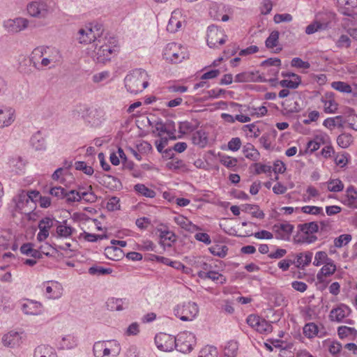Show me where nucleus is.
I'll list each match as a JSON object with an SVG mask.
<instances>
[{"mask_svg": "<svg viewBox=\"0 0 357 357\" xmlns=\"http://www.w3.org/2000/svg\"><path fill=\"white\" fill-rule=\"evenodd\" d=\"M120 44L117 38L105 36L98 40L95 49V57L98 62L105 63L120 52Z\"/></svg>", "mask_w": 357, "mask_h": 357, "instance_id": "f257e3e1", "label": "nucleus"}, {"mask_svg": "<svg viewBox=\"0 0 357 357\" xmlns=\"http://www.w3.org/2000/svg\"><path fill=\"white\" fill-rule=\"evenodd\" d=\"M282 79L278 81L276 78H260V82H268L273 87L280 86L283 89L278 93L281 98L287 97L290 93V89H297L301 84V76L294 73H282Z\"/></svg>", "mask_w": 357, "mask_h": 357, "instance_id": "f03ea898", "label": "nucleus"}, {"mask_svg": "<svg viewBox=\"0 0 357 357\" xmlns=\"http://www.w3.org/2000/svg\"><path fill=\"white\" fill-rule=\"evenodd\" d=\"M125 83L131 93H139L148 86V74L144 70H135L126 77Z\"/></svg>", "mask_w": 357, "mask_h": 357, "instance_id": "7ed1b4c3", "label": "nucleus"}, {"mask_svg": "<svg viewBox=\"0 0 357 357\" xmlns=\"http://www.w3.org/2000/svg\"><path fill=\"white\" fill-rule=\"evenodd\" d=\"M103 32L101 24L91 22L81 28L77 34V40L80 43L89 44L94 42Z\"/></svg>", "mask_w": 357, "mask_h": 357, "instance_id": "20e7f679", "label": "nucleus"}, {"mask_svg": "<svg viewBox=\"0 0 357 357\" xmlns=\"http://www.w3.org/2000/svg\"><path fill=\"white\" fill-rule=\"evenodd\" d=\"M164 57L172 63H178L188 59L189 55L185 47L180 44L172 43L167 45L164 52Z\"/></svg>", "mask_w": 357, "mask_h": 357, "instance_id": "39448f33", "label": "nucleus"}, {"mask_svg": "<svg viewBox=\"0 0 357 357\" xmlns=\"http://www.w3.org/2000/svg\"><path fill=\"white\" fill-rule=\"evenodd\" d=\"M120 351L119 344L116 341L98 342L93 346L96 357H104L111 354L116 355Z\"/></svg>", "mask_w": 357, "mask_h": 357, "instance_id": "423d86ee", "label": "nucleus"}, {"mask_svg": "<svg viewBox=\"0 0 357 357\" xmlns=\"http://www.w3.org/2000/svg\"><path fill=\"white\" fill-rule=\"evenodd\" d=\"M175 338V347L182 353L191 351L196 344L195 335L190 332H181Z\"/></svg>", "mask_w": 357, "mask_h": 357, "instance_id": "0eeeda50", "label": "nucleus"}, {"mask_svg": "<svg viewBox=\"0 0 357 357\" xmlns=\"http://www.w3.org/2000/svg\"><path fill=\"white\" fill-rule=\"evenodd\" d=\"M246 322L252 328L261 334L270 333L273 329L268 321L257 314L249 315Z\"/></svg>", "mask_w": 357, "mask_h": 357, "instance_id": "6e6552de", "label": "nucleus"}, {"mask_svg": "<svg viewBox=\"0 0 357 357\" xmlns=\"http://www.w3.org/2000/svg\"><path fill=\"white\" fill-rule=\"evenodd\" d=\"M197 313L198 307L194 303L178 305L176 309V315L183 321H192Z\"/></svg>", "mask_w": 357, "mask_h": 357, "instance_id": "1a4fd4ad", "label": "nucleus"}, {"mask_svg": "<svg viewBox=\"0 0 357 357\" xmlns=\"http://www.w3.org/2000/svg\"><path fill=\"white\" fill-rule=\"evenodd\" d=\"M116 245L123 248L126 245V242L124 241L112 240L111 245L107 246L105 249V255L109 259L119 261L123 257L124 253L123 250Z\"/></svg>", "mask_w": 357, "mask_h": 357, "instance_id": "9d476101", "label": "nucleus"}, {"mask_svg": "<svg viewBox=\"0 0 357 357\" xmlns=\"http://www.w3.org/2000/svg\"><path fill=\"white\" fill-rule=\"evenodd\" d=\"M337 271V265L335 262L329 261L326 264L323 265L317 274V280L318 283L326 285L331 281V278Z\"/></svg>", "mask_w": 357, "mask_h": 357, "instance_id": "9b49d317", "label": "nucleus"}, {"mask_svg": "<svg viewBox=\"0 0 357 357\" xmlns=\"http://www.w3.org/2000/svg\"><path fill=\"white\" fill-rule=\"evenodd\" d=\"M226 36L224 32L215 26L208 27L207 32V43L211 47H217L225 43Z\"/></svg>", "mask_w": 357, "mask_h": 357, "instance_id": "f8f14e48", "label": "nucleus"}, {"mask_svg": "<svg viewBox=\"0 0 357 357\" xmlns=\"http://www.w3.org/2000/svg\"><path fill=\"white\" fill-rule=\"evenodd\" d=\"M155 342L161 351H170L175 347L176 338L171 335L160 333L156 335Z\"/></svg>", "mask_w": 357, "mask_h": 357, "instance_id": "ddd939ff", "label": "nucleus"}, {"mask_svg": "<svg viewBox=\"0 0 357 357\" xmlns=\"http://www.w3.org/2000/svg\"><path fill=\"white\" fill-rule=\"evenodd\" d=\"M212 128H203L193 134L192 142L199 147H205L212 138Z\"/></svg>", "mask_w": 357, "mask_h": 357, "instance_id": "4468645a", "label": "nucleus"}, {"mask_svg": "<svg viewBox=\"0 0 357 357\" xmlns=\"http://www.w3.org/2000/svg\"><path fill=\"white\" fill-rule=\"evenodd\" d=\"M27 11L33 17H45L49 13V7L43 1H33L27 6Z\"/></svg>", "mask_w": 357, "mask_h": 357, "instance_id": "2eb2a0df", "label": "nucleus"}, {"mask_svg": "<svg viewBox=\"0 0 357 357\" xmlns=\"http://www.w3.org/2000/svg\"><path fill=\"white\" fill-rule=\"evenodd\" d=\"M174 221L181 229L190 234L202 230L199 226L192 223L187 217L181 214L176 215L174 218Z\"/></svg>", "mask_w": 357, "mask_h": 357, "instance_id": "dca6fc26", "label": "nucleus"}, {"mask_svg": "<svg viewBox=\"0 0 357 357\" xmlns=\"http://www.w3.org/2000/svg\"><path fill=\"white\" fill-rule=\"evenodd\" d=\"M351 310L344 304H340L331 310L329 318L332 321L341 322L349 316Z\"/></svg>", "mask_w": 357, "mask_h": 357, "instance_id": "f3484780", "label": "nucleus"}, {"mask_svg": "<svg viewBox=\"0 0 357 357\" xmlns=\"http://www.w3.org/2000/svg\"><path fill=\"white\" fill-rule=\"evenodd\" d=\"M319 226L316 222H312L301 225V233L303 240L307 243H312L316 240L314 236L318 231Z\"/></svg>", "mask_w": 357, "mask_h": 357, "instance_id": "a211bd4d", "label": "nucleus"}, {"mask_svg": "<svg viewBox=\"0 0 357 357\" xmlns=\"http://www.w3.org/2000/svg\"><path fill=\"white\" fill-rule=\"evenodd\" d=\"M54 219L51 218H44L38 223L39 232L37 234L38 241H45L50 234V230L53 227Z\"/></svg>", "mask_w": 357, "mask_h": 357, "instance_id": "6ab92c4d", "label": "nucleus"}, {"mask_svg": "<svg viewBox=\"0 0 357 357\" xmlns=\"http://www.w3.org/2000/svg\"><path fill=\"white\" fill-rule=\"evenodd\" d=\"M159 232L160 242L163 245L171 246L176 241V236L172 231L169 230L165 225H160L158 229Z\"/></svg>", "mask_w": 357, "mask_h": 357, "instance_id": "aec40b11", "label": "nucleus"}, {"mask_svg": "<svg viewBox=\"0 0 357 357\" xmlns=\"http://www.w3.org/2000/svg\"><path fill=\"white\" fill-rule=\"evenodd\" d=\"M46 295L49 298L57 299L63 294L62 285L55 281H48L45 284Z\"/></svg>", "mask_w": 357, "mask_h": 357, "instance_id": "412c9836", "label": "nucleus"}, {"mask_svg": "<svg viewBox=\"0 0 357 357\" xmlns=\"http://www.w3.org/2000/svg\"><path fill=\"white\" fill-rule=\"evenodd\" d=\"M22 333L11 331L5 334L2 338L4 346L14 348L19 347L22 342Z\"/></svg>", "mask_w": 357, "mask_h": 357, "instance_id": "4be33fe9", "label": "nucleus"}, {"mask_svg": "<svg viewBox=\"0 0 357 357\" xmlns=\"http://www.w3.org/2000/svg\"><path fill=\"white\" fill-rule=\"evenodd\" d=\"M322 102L324 103V110L327 114L335 113L338 109V104L335 100L333 93L327 92L322 97Z\"/></svg>", "mask_w": 357, "mask_h": 357, "instance_id": "5701e85b", "label": "nucleus"}, {"mask_svg": "<svg viewBox=\"0 0 357 357\" xmlns=\"http://www.w3.org/2000/svg\"><path fill=\"white\" fill-rule=\"evenodd\" d=\"M185 22V18L180 10H174L169 19L167 29L171 32L178 31Z\"/></svg>", "mask_w": 357, "mask_h": 357, "instance_id": "b1692460", "label": "nucleus"}, {"mask_svg": "<svg viewBox=\"0 0 357 357\" xmlns=\"http://www.w3.org/2000/svg\"><path fill=\"white\" fill-rule=\"evenodd\" d=\"M15 118V110L11 107L0 108V128L11 125Z\"/></svg>", "mask_w": 357, "mask_h": 357, "instance_id": "393cba45", "label": "nucleus"}, {"mask_svg": "<svg viewBox=\"0 0 357 357\" xmlns=\"http://www.w3.org/2000/svg\"><path fill=\"white\" fill-rule=\"evenodd\" d=\"M46 56L41 59L40 65L42 67L47 66L52 63H57L60 61L61 55L59 52L54 48L47 47V50L45 51Z\"/></svg>", "mask_w": 357, "mask_h": 357, "instance_id": "a878e982", "label": "nucleus"}, {"mask_svg": "<svg viewBox=\"0 0 357 357\" xmlns=\"http://www.w3.org/2000/svg\"><path fill=\"white\" fill-rule=\"evenodd\" d=\"M328 141V137L325 133H319L316 135L313 139L310 140L307 145V149L311 153L318 150L321 144H325Z\"/></svg>", "mask_w": 357, "mask_h": 357, "instance_id": "bb28decb", "label": "nucleus"}, {"mask_svg": "<svg viewBox=\"0 0 357 357\" xmlns=\"http://www.w3.org/2000/svg\"><path fill=\"white\" fill-rule=\"evenodd\" d=\"M243 154L245 158L255 162L260 158L259 151L251 143H247L243 146Z\"/></svg>", "mask_w": 357, "mask_h": 357, "instance_id": "cd10ccee", "label": "nucleus"}, {"mask_svg": "<svg viewBox=\"0 0 357 357\" xmlns=\"http://www.w3.org/2000/svg\"><path fill=\"white\" fill-rule=\"evenodd\" d=\"M219 162L221 165L227 169L231 170L237 169L238 167V160L235 157H232L225 154L218 153Z\"/></svg>", "mask_w": 357, "mask_h": 357, "instance_id": "c85d7f7f", "label": "nucleus"}, {"mask_svg": "<svg viewBox=\"0 0 357 357\" xmlns=\"http://www.w3.org/2000/svg\"><path fill=\"white\" fill-rule=\"evenodd\" d=\"M15 204L16 207L18 210L24 211L26 213L27 211L26 208L29 207V205L31 204L29 200V196L26 194L25 191H22L15 198ZM33 207L31 206L28 208V211H31Z\"/></svg>", "mask_w": 357, "mask_h": 357, "instance_id": "c756f323", "label": "nucleus"}, {"mask_svg": "<svg viewBox=\"0 0 357 357\" xmlns=\"http://www.w3.org/2000/svg\"><path fill=\"white\" fill-rule=\"evenodd\" d=\"M279 36L278 31H273L266 40V46L268 49H274L275 52H280L282 47L279 45Z\"/></svg>", "mask_w": 357, "mask_h": 357, "instance_id": "7c9ffc66", "label": "nucleus"}, {"mask_svg": "<svg viewBox=\"0 0 357 357\" xmlns=\"http://www.w3.org/2000/svg\"><path fill=\"white\" fill-rule=\"evenodd\" d=\"M343 203L349 207L357 208V190L354 186L347 188Z\"/></svg>", "mask_w": 357, "mask_h": 357, "instance_id": "2f4dec72", "label": "nucleus"}, {"mask_svg": "<svg viewBox=\"0 0 357 357\" xmlns=\"http://www.w3.org/2000/svg\"><path fill=\"white\" fill-rule=\"evenodd\" d=\"M41 305L31 300L26 301L22 305V310L26 314H38L40 312Z\"/></svg>", "mask_w": 357, "mask_h": 357, "instance_id": "473e14b6", "label": "nucleus"}, {"mask_svg": "<svg viewBox=\"0 0 357 357\" xmlns=\"http://www.w3.org/2000/svg\"><path fill=\"white\" fill-rule=\"evenodd\" d=\"M35 357H57L54 348L47 345H40L35 350Z\"/></svg>", "mask_w": 357, "mask_h": 357, "instance_id": "72a5a7b5", "label": "nucleus"}, {"mask_svg": "<svg viewBox=\"0 0 357 357\" xmlns=\"http://www.w3.org/2000/svg\"><path fill=\"white\" fill-rule=\"evenodd\" d=\"M209 252L213 255L220 258H225L229 248L226 245L222 243H216L208 248Z\"/></svg>", "mask_w": 357, "mask_h": 357, "instance_id": "f704fd0d", "label": "nucleus"}, {"mask_svg": "<svg viewBox=\"0 0 357 357\" xmlns=\"http://www.w3.org/2000/svg\"><path fill=\"white\" fill-rule=\"evenodd\" d=\"M156 130L159 132V135H162L163 133L167 132L170 137L174 138V128H173V125L174 123L173 122H168L166 123H163L162 122L156 123Z\"/></svg>", "mask_w": 357, "mask_h": 357, "instance_id": "c9c22d12", "label": "nucleus"}, {"mask_svg": "<svg viewBox=\"0 0 357 357\" xmlns=\"http://www.w3.org/2000/svg\"><path fill=\"white\" fill-rule=\"evenodd\" d=\"M238 347L236 341H229L224 347L222 357H236L238 353Z\"/></svg>", "mask_w": 357, "mask_h": 357, "instance_id": "e433bc0d", "label": "nucleus"}, {"mask_svg": "<svg viewBox=\"0 0 357 357\" xmlns=\"http://www.w3.org/2000/svg\"><path fill=\"white\" fill-rule=\"evenodd\" d=\"M323 347L333 355L338 354L342 350L341 344L331 339L325 340Z\"/></svg>", "mask_w": 357, "mask_h": 357, "instance_id": "4c0bfd02", "label": "nucleus"}, {"mask_svg": "<svg viewBox=\"0 0 357 357\" xmlns=\"http://www.w3.org/2000/svg\"><path fill=\"white\" fill-rule=\"evenodd\" d=\"M242 211L251 214L252 217L262 219L264 217V212L259 208V206L255 204H245L243 206Z\"/></svg>", "mask_w": 357, "mask_h": 357, "instance_id": "58836bf2", "label": "nucleus"}, {"mask_svg": "<svg viewBox=\"0 0 357 357\" xmlns=\"http://www.w3.org/2000/svg\"><path fill=\"white\" fill-rule=\"evenodd\" d=\"M319 196L320 192L319 189L313 185H308L303 195V199L305 202L310 201L317 199Z\"/></svg>", "mask_w": 357, "mask_h": 357, "instance_id": "ea45409f", "label": "nucleus"}, {"mask_svg": "<svg viewBox=\"0 0 357 357\" xmlns=\"http://www.w3.org/2000/svg\"><path fill=\"white\" fill-rule=\"evenodd\" d=\"M337 334L340 339L355 338L357 335V331L354 328L341 326L337 328Z\"/></svg>", "mask_w": 357, "mask_h": 357, "instance_id": "a19ab883", "label": "nucleus"}, {"mask_svg": "<svg viewBox=\"0 0 357 357\" xmlns=\"http://www.w3.org/2000/svg\"><path fill=\"white\" fill-rule=\"evenodd\" d=\"M134 189L137 194L146 197L153 198L156 195V193L153 190L149 188L142 183L136 184L134 186Z\"/></svg>", "mask_w": 357, "mask_h": 357, "instance_id": "79ce46f5", "label": "nucleus"}, {"mask_svg": "<svg viewBox=\"0 0 357 357\" xmlns=\"http://www.w3.org/2000/svg\"><path fill=\"white\" fill-rule=\"evenodd\" d=\"M260 78L264 77L258 76L257 78H256L253 73L244 72L236 75L235 77V81L238 82H249L260 81Z\"/></svg>", "mask_w": 357, "mask_h": 357, "instance_id": "37998d69", "label": "nucleus"}, {"mask_svg": "<svg viewBox=\"0 0 357 357\" xmlns=\"http://www.w3.org/2000/svg\"><path fill=\"white\" fill-rule=\"evenodd\" d=\"M328 191L333 192H341L344 189V183L338 178L330 179L326 183Z\"/></svg>", "mask_w": 357, "mask_h": 357, "instance_id": "c03bdc74", "label": "nucleus"}, {"mask_svg": "<svg viewBox=\"0 0 357 357\" xmlns=\"http://www.w3.org/2000/svg\"><path fill=\"white\" fill-rule=\"evenodd\" d=\"M312 258V253L311 252H301L296 255V262L298 266H308Z\"/></svg>", "mask_w": 357, "mask_h": 357, "instance_id": "a18cd8bd", "label": "nucleus"}, {"mask_svg": "<svg viewBox=\"0 0 357 357\" xmlns=\"http://www.w3.org/2000/svg\"><path fill=\"white\" fill-rule=\"evenodd\" d=\"M329 261H333L325 251H319L316 252L313 265L315 266H320L321 265L326 264Z\"/></svg>", "mask_w": 357, "mask_h": 357, "instance_id": "49530a36", "label": "nucleus"}, {"mask_svg": "<svg viewBox=\"0 0 357 357\" xmlns=\"http://www.w3.org/2000/svg\"><path fill=\"white\" fill-rule=\"evenodd\" d=\"M250 169L255 174H269L271 172V167L270 165L261 162H255L250 166Z\"/></svg>", "mask_w": 357, "mask_h": 357, "instance_id": "de8ad7c7", "label": "nucleus"}, {"mask_svg": "<svg viewBox=\"0 0 357 357\" xmlns=\"http://www.w3.org/2000/svg\"><path fill=\"white\" fill-rule=\"evenodd\" d=\"M276 227L280 238L283 239L288 238L294 229V227L289 223H282Z\"/></svg>", "mask_w": 357, "mask_h": 357, "instance_id": "09e8293b", "label": "nucleus"}, {"mask_svg": "<svg viewBox=\"0 0 357 357\" xmlns=\"http://www.w3.org/2000/svg\"><path fill=\"white\" fill-rule=\"evenodd\" d=\"M303 334L307 338H313L319 332L318 326L314 323L306 324L303 327Z\"/></svg>", "mask_w": 357, "mask_h": 357, "instance_id": "8fccbe9b", "label": "nucleus"}, {"mask_svg": "<svg viewBox=\"0 0 357 357\" xmlns=\"http://www.w3.org/2000/svg\"><path fill=\"white\" fill-rule=\"evenodd\" d=\"M73 228L66 225V222H63L56 227V234L59 236L67 238L72 235Z\"/></svg>", "mask_w": 357, "mask_h": 357, "instance_id": "3c124183", "label": "nucleus"}, {"mask_svg": "<svg viewBox=\"0 0 357 357\" xmlns=\"http://www.w3.org/2000/svg\"><path fill=\"white\" fill-rule=\"evenodd\" d=\"M47 50V47H39L36 48L31 54V61L35 66L40 63L41 59L45 54V51Z\"/></svg>", "mask_w": 357, "mask_h": 357, "instance_id": "603ef678", "label": "nucleus"}, {"mask_svg": "<svg viewBox=\"0 0 357 357\" xmlns=\"http://www.w3.org/2000/svg\"><path fill=\"white\" fill-rule=\"evenodd\" d=\"M198 357H218V351L213 346L206 345L199 351Z\"/></svg>", "mask_w": 357, "mask_h": 357, "instance_id": "864d4df0", "label": "nucleus"}, {"mask_svg": "<svg viewBox=\"0 0 357 357\" xmlns=\"http://www.w3.org/2000/svg\"><path fill=\"white\" fill-rule=\"evenodd\" d=\"M331 86L334 89L342 93H349L352 91L351 86L349 84L344 82H333L331 84Z\"/></svg>", "mask_w": 357, "mask_h": 357, "instance_id": "5fc2aeb1", "label": "nucleus"}, {"mask_svg": "<svg viewBox=\"0 0 357 357\" xmlns=\"http://www.w3.org/2000/svg\"><path fill=\"white\" fill-rule=\"evenodd\" d=\"M123 302L119 298H109L107 301V307L111 310H123Z\"/></svg>", "mask_w": 357, "mask_h": 357, "instance_id": "6e6d98bb", "label": "nucleus"}, {"mask_svg": "<svg viewBox=\"0 0 357 357\" xmlns=\"http://www.w3.org/2000/svg\"><path fill=\"white\" fill-rule=\"evenodd\" d=\"M242 130L248 135L250 134V137H257L260 135V130L255 123L245 125Z\"/></svg>", "mask_w": 357, "mask_h": 357, "instance_id": "4d7b16f0", "label": "nucleus"}, {"mask_svg": "<svg viewBox=\"0 0 357 357\" xmlns=\"http://www.w3.org/2000/svg\"><path fill=\"white\" fill-rule=\"evenodd\" d=\"M301 211L305 214L324 215L323 208L316 206H305L301 208Z\"/></svg>", "mask_w": 357, "mask_h": 357, "instance_id": "13d9d810", "label": "nucleus"}, {"mask_svg": "<svg viewBox=\"0 0 357 357\" xmlns=\"http://www.w3.org/2000/svg\"><path fill=\"white\" fill-rule=\"evenodd\" d=\"M242 146L241 139L238 137H232L227 143V149L233 152L238 151Z\"/></svg>", "mask_w": 357, "mask_h": 357, "instance_id": "bf43d9fd", "label": "nucleus"}, {"mask_svg": "<svg viewBox=\"0 0 357 357\" xmlns=\"http://www.w3.org/2000/svg\"><path fill=\"white\" fill-rule=\"evenodd\" d=\"M326 26L327 24H324L319 22L314 21L306 27L305 32L307 34H312L319 30L326 27Z\"/></svg>", "mask_w": 357, "mask_h": 357, "instance_id": "052dcab7", "label": "nucleus"}, {"mask_svg": "<svg viewBox=\"0 0 357 357\" xmlns=\"http://www.w3.org/2000/svg\"><path fill=\"white\" fill-rule=\"evenodd\" d=\"M205 278H207L217 283L222 284L225 282V278L218 272L209 271L206 273Z\"/></svg>", "mask_w": 357, "mask_h": 357, "instance_id": "680f3d73", "label": "nucleus"}, {"mask_svg": "<svg viewBox=\"0 0 357 357\" xmlns=\"http://www.w3.org/2000/svg\"><path fill=\"white\" fill-rule=\"evenodd\" d=\"M106 208L108 211H114L120 209V200L116 197L109 198L107 202Z\"/></svg>", "mask_w": 357, "mask_h": 357, "instance_id": "e2e57ef3", "label": "nucleus"}, {"mask_svg": "<svg viewBox=\"0 0 357 357\" xmlns=\"http://www.w3.org/2000/svg\"><path fill=\"white\" fill-rule=\"evenodd\" d=\"M340 119H341V116H337L333 117V118H328V119L324 120V121L323 123V125H324V127H326L328 130H333L337 126L342 127V125H336V121L337 120H340Z\"/></svg>", "mask_w": 357, "mask_h": 357, "instance_id": "0e129e2a", "label": "nucleus"}, {"mask_svg": "<svg viewBox=\"0 0 357 357\" xmlns=\"http://www.w3.org/2000/svg\"><path fill=\"white\" fill-rule=\"evenodd\" d=\"M337 142L342 148H347L351 143V137L348 134H342L338 136Z\"/></svg>", "mask_w": 357, "mask_h": 357, "instance_id": "69168bd1", "label": "nucleus"}, {"mask_svg": "<svg viewBox=\"0 0 357 357\" xmlns=\"http://www.w3.org/2000/svg\"><path fill=\"white\" fill-rule=\"evenodd\" d=\"M75 169L82 171L87 175H92L93 174V169L92 167L89 166L84 162H77L75 163Z\"/></svg>", "mask_w": 357, "mask_h": 357, "instance_id": "338daca9", "label": "nucleus"}, {"mask_svg": "<svg viewBox=\"0 0 357 357\" xmlns=\"http://www.w3.org/2000/svg\"><path fill=\"white\" fill-rule=\"evenodd\" d=\"M291 65L292 67L302 69H307L310 68V63L304 61L300 58H294L291 60Z\"/></svg>", "mask_w": 357, "mask_h": 357, "instance_id": "774afa93", "label": "nucleus"}]
</instances>
